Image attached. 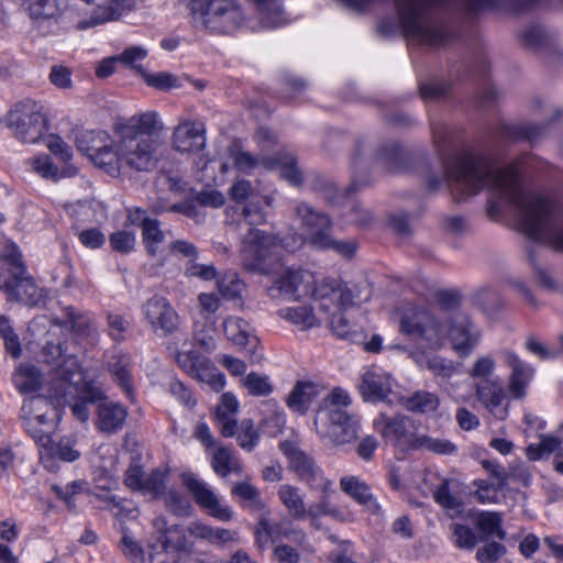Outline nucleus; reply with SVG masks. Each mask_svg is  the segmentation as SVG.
Returning <instances> with one entry per match:
<instances>
[{"mask_svg":"<svg viewBox=\"0 0 563 563\" xmlns=\"http://www.w3.org/2000/svg\"><path fill=\"white\" fill-rule=\"evenodd\" d=\"M128 2L129 0H108V3L97 5L90 16L79 23V29L86 30L119 20L125 11Z\"/></svg>","mask_w":563,"mask_h":563,"instance_id":"nucleus-33","label":"nucleus"},{"mask_svg":"<svg viewBox=\"0 0 563 563\" xmlns=\"http://www.w3.org/2000/svg\"><path fill=\"white\" fill-rule=\"evenodd\" d=\"M396 401L402 405L407 410L413 412L427 413L434 411L439 405V399L434 394L428 391H417L409 397H396Z\"/></svg>","mask_w":563,"mask_h":563,"instance_id":"nucleus-48","label":"nucleus"},{"mask_svg":"<svg viewBox=\"0 0 563 563\" xmlns=\"http://www.w3.org/2000/svg\"><path fill=\"white\" fill-rule=\"evenodd\" d=\"M113 141L104 130H86L77 136L76 146L80 153L91 159L97 152L112 145Z\"/></svg>","mask_w":563,"mask_h":563,"instance_id":"nucleus-39","label":"nucleus"},{"mask_svg":"<svg viewBox=\"0 0 563 563\" xmlns=\"http://www.w3.org/2000/svg\"><path fill=\"white\" fill-rule=\"evenodd\" d=\"M355 240L338 241L329 234H318L314 239V249L321 251L333 250L345 260H352L357 251Z\"/></svg>","mask_w":563,"mask_h":563,"instance_id":"nucleus-46","label":"nucleus"},{"mask_svg":"<svg viewBox=\"0 0 563 563\" xmlns=\"http://www.w3.org/2000/svg\"><path fill=\"white\" fill-rule=\"evenodd\" d=\"M352 405L347 390L335 387L323 399L314 419L318 435L334 445L353 442L361 430V418L346 409Z\"/></svg>","mask_w":563,"mask_h":563,"instance_id":"nucleus-4","label":"nucleus"},{"mask_svg":"<svg viewBox=\"0 0 563 563\" xmlns=\"http://www.w3.org/2000/svg\"><path fill=\"white\" fill-rule=\"evenodd\" d=\"M519 37L523 46L530 49H539L550 43V35L539 25L528 26L520 33Z\"/></svg>","mask_w":563,"mask_h":563,"instance_id":"nucleus-59","label":"nucleus"},{"mask_svg":"<svg viewBox=\"0 0 563 563\" xmlns=\"http://www.w3.org/2000/svg\"><path fill=\"white\" fill-rule=\"evenodd\" d=\"M157 113L154 111L132 115L124 123L119 124L118 133L124 139L128 147L134 150L130 154V163L139 172H147L154 166L155 144L148 137L161 130Z\"/></svg>","mask_w":563,"mask_h":563,"instance_id":"nucleus-7","label":"nucleus"},{"mask_svg":"<svg viewBox=\"0 0 563 563\" xmlns=\"http://www.w3.org/2000/svg\"><path fill=\"white\" fill-rule=\"evenodd\" d=\"M319 391L317 384L309 380H298L288 395L286 405L291 411L305 415Z\"/></svg>","mask_w":563,"mask_h":563,"instance_id":"nucleus-35","label":"nucleus"},{"mask_svg":"<svg viewBox=\"0 0 563 563\" xmlns=\"http://www.w3.org/2000/svg\"><path fill=\"white\" fill-rule=\"evenodd\" d=\"M239 409L240 402L234 394L228 391L221 396L216 410V422L223 437H234Z\"/></svg>","mask_w":563,"mask_h":563,"instance_id":"nucleus-32","label":"nucleus"},{"mask_svg":"<svg viewBox=\"0 0 563 563\" xmlns=\"http://www.w3.org/2000/svg\"><path fill=\"white\" fill-rule=\"evenodd\" d=\"M341 489L362 505L371 515L382 517V507L373 496L369 486L357 476H343L340 479Z\"/></svg>","mask_w":563,"mask_h":563,"instance_id":"nucleus-27","label":"nucleus"},{"mask_svg":"<svg viewBox=\"0 0 563 563\" xmlns=\"http://www.w3.org/2000/svg\"><path fill=\"white\" fill-rule=\"evenodd\" d=\"M424 449L437 454H453L456 446L449 440L431 438L426 434H420L417 450Z\"/></svg>","mask_w":563,"mask_h":563,"instance_id":"nucleus-64","label":"nucleus"},{"mask_svg":"<svg viewBox=\"0 0 563 563\" xmlns=\"http://www.w3.org/2000/svg\"><path fill=\"white\" fill-rule=\"evenodd\" d=\"M263 165L267 169H279L280 177L288 184L299 187L303 183V177L298 167V159L294 154L285 151H278L273 156L265 157Z\"/></svg>","mask_w":563,"mask_h":563,"instance_id":"nucleus-28","label":"nucleus"},{"mask_svg":"<svg viewBox=\"0 0 563 563\" xmlns=\"http://www.w3.org/2000/svg\"><path fill=\"white\" fill-rule=\"evenodd\" d=\"M548 1L549 0H466V5L472 12L489 10L518 15L543 5Z\"/></svg>","mask_w":563,"mask_h":563,"instance_id":"nucleus-25","label":"nucleus"},{"mask_svg":"<svg viewBox=\"0 0 563 563\" xmlns=\"http://www.w3.org/2000/svg\"><path fill=\"white\" fill-rule=\"evenodd\" d=\"M260 14L261 23L267 29H276L285 24L283 0H246Z\"/></svg>","mask_w":563,"mask_h":563,"instance_id":"nucleus-37","label":"nucleus"},{"mask_svg":"<svg viewBox=\"0 0 563 563\" xmlns=\"http://www.w3.org/2000/svg\"><path fill=\"white\" fill-rule=\"evenodd\" d=\"M331 494L332 493H322L319 500L311 503L305 509L306 514L303 515V520H309L310 525L316 529L321 528L322 517H341L340 509L329 500Z\"/></svg>","mask_w":563,"mask_h":563,"instance_id":"nucleus-44","label":"nucleus"},{"mask_svg":"<svg viewBox=\"0 0 563 563\" xmlns=\"http://www.w3.org/2000/svg\"><path fill=\"white\" fill-rule=\"evenodd\" d=\"M263 424L272 435L278 434L285 423L286 415L276 402L268 401L263 410Z\"/></svg>","mask_w":563,"mask_h":563,"instance_id":"nucleus-57","label":"nucleus"},{"mask_svg":"<svg viewBox=\"0 0 563 563\" xmlns=\"http://www.w3.org/2000/svg\"><path fill=\"white\" fill-rule=\"evenodd\" d=\"M131 153H134L132 146L128 147L124 139L120 137L119 142L113 141L112 145L97 152L90 161L111 177H119L125 167L136 170V167L130 163Z\"/></svg>","mask_w":563,"mask_h":563,"instance_id":"nucleus-20","label":"nucleus"},{"mask_svg":"<svg viewBox=\"0 0 563 563\" xmlns=\"http://www.w3.org/2000/svg\"><path fill=\"white\" fill-rule=\"evenodd\" d=\"M312 297L318 308L329 316L338 312H347L356 306L354 290L341 278L327 277L316 284Z\"/></svg>","mask_w":563,"mask_h":563,"instance_id":"nucleus-12","label":"nucleus"},{"mask_svg":"<svg viewBox=\"0 0 563 563\" xmlns=\"http://www.w3.org/2000/svg\"><path fill=\"white\" fill-rule=\"evenodd\" d=\"M442 166L454 202L466 201L484 189L496 190L499 199L523 212L518 225L522 234L531 242L563 253V231H556L554 203L525 190L517 162L498 167L490 155L466 148L444 158Z\"/></svg>","mask_w":563,"mask_h":563,"instance_id":"nucleus-1","label":"nucleus"},{"mask_svg":"<svg viewBox=\"0 0 563 563\" xmlns=\"http://www.w3.org/2000/svg\"><path fill=\"white\" fill-rule=\"evenodd\" d=\"M373 427L386 442L402 450H417L420 434L416 432L413 421L404 416L390 418L379 413L373 421Z\"/></svg>","mask_w":563,"mask_h":563,"instance_id":"nucleus-13","label":"nucleus"},{"mask_svg":"<svg viewBox=\"0 0 563 563\" xmlns=\"http://www.w3.org/2000/svg\"><path fill=\"white\" fill-rule=\"evenodd\" d=\"M166 477L167 474L165 472L153 470L151 473L145 474L139 492L150 495L152 498H157L164 492Z\"/></svg>","mask_w":563,"mask_h":563,"instance_id":"nucleus-60","label":"nucleus"},{"mask_svg":"<svg viewBox=\"0 0 563 563\" xmlns=\"http://www.w3.org/2000/svg\"><path fill=\"white\" fill-rule=\"evenodd\" d=\"M478 401L497 419L508 417V401L498 378L477 380L475 384Z\"/></svg>","mask_w":563,"mask_h":563,"instance_id":"nucleus-24","label":"nucleus"},{"mask_svg":"<svg viewBox=\"0 0 563 563\" xmlns=\"http://www.w3.org/2000/svg\"><path fill=\"white\" fill-rule=\"evenodd\" d=\"M77 169L68 164L63 168H58L48 156H38L37 155V174H40L43 178L49 179L53 181H58L63 178L73 177L76 174Z\"/></svg>","mask_w":563,"mask_h":563,"instance_id":"nucleus-51","label":"nucleus"},{"mask_svg":"<svg viewBox=\"0 0 563 563\" xmlns=\"http://www.w3.org/2000/svg\"><path fill=\"white\" fill-rule=\"evenodd\" d=\"M501 516L494 511H481L476 517V525L478 529L487 536H497L500 539L505 538V532L501 530Z\"/></svg>","mask_w":563,"mask_h":563,"instance_id":"nucleus-58","label":"nucleus"},{"mask_svg":"<svg viewBox=\"0 0 563 563\" xmlns=\"http://www.w3.org/2000/svg\"><path fill=\"white\" fill-rule=\"evenodd\" d=\"M368 185V174H365L364 177L361 175H353L351 184L345 189H339L333 184H329L327 186V191L329 192L328 199L331 203H341L351 195L355 194L357 190Z\"/></svg>","mask_w":563,"mask_h":563,"instance_id":"nucleus-53","label":"nucleus"},{"mask_svg":"<svg viewBox=\"0 0 563 563\" xmlns=\"http://www.w3.org/2000/svg\"><path fill=\"white\" fill-rule=\"evenodd\" d=\"M511 373L509 375L507 390L509 397L512 399H523L528 394V387L534 377V368L520 361L518 357H512L510 362Z\"/></svg>","mask_w":563,"mask_h":563,"instance_id":"nucleus-29","label":"nucleus"},{"mask_svg":"<svg viewBox=\"0 0 563 563\" xmlns=\"http://www.w3.org/2000/svg\"><path fill=\"white\" fill-rule=\"evenodd\" d=\"M136 238L134 232L120 230L109 235V244L113 252L128 255L135 249Z\"/></svg>","mask_w":563,"mask_h":563,"instance_id":"nucleus-61","label":"nucleus"},{"mask_svg":"<svg viewBox=\"0 0 563 563\" xmlns=\"http://www.w3.org/2000/svg\"><path fill=\"white\" fill-rule=\"evenodd\" d=\"M0 260L10 266L11 274L13 272L25 273V266L22 261V253L15 243L5 241L2 244Z\"/></svg>","mask_w":563,"mask_h":563,"instance_id":"nucleus-63","label":"nucleus"},{"mask_svg":"<svg viewBox=\"0 0 563 563\" xmlns=\"http://www.w3.org/2000/svg\"><path fill=\"white\" fill-rule=\"evenodd\" d=\"M399 330L410 339H424L432 342L431 347L441 349L444 341H449L454 352H472L482 338L477 327L465 314L456 316L445 322L432 319L428 325L421 324L415 317L404 316L400 319Z\"/></svg>","mask_w":563,"mask_h":563,"instance_id":"nucleus-3","label":"nucleus"},{"mask_svg":"<svg viewBox=\"0 0 563 563\" xmlns=\"http://www.w3.org/2000/svg\"><path fill=\"white\" fill-rule=\"evenodd\" d=\"M450 0H394L399 23L406 37L419 41L421 44L440 48L454 43L460 33L446 24H422L426 9L448 4Z\"/></svg>","mask_w":563,"mask_h":563,"instance_id":"nucleus-5","label":"nucleus"},{"mask_svg":"<svg viewBox=\"0 0 563 563\" xmlns=\"http://www.w3.org/2000/svg\"><path fill=\"white\" fill-rule=\"evenodd\" d=\"M543 124L527 123H503L498 129V134L508 141L520 142V141H537L544 131Z\"/></svg>","mask_w":563,"mask_h":563,"instance_id":"nucleus-41","label":"nucleus"},{"mask_svg":"<svg viewBox=\"0 0 563 563\" xmlns=\"http://www.w3.org/2000/svg\"><path fill=\"white\" fill-rule=\"evenodd\" d=\"M434 499L451 518L457 517L462 514L463 503L460 498L450 493L448 483H442L437 488L434 492Z\"/></svg>","mask_w":563,"mask_h":563,"instance_id":"nucleus-55","label":"nucleus"},{"mask_svg":"<svg viewBox=\"0 0 563 563\" xmlns=\"http://www.w3.org/2000/svg\"><path fill=\"white\" fill-rule=\"evenodd\" d=\"M307 272L301 267H288L276 276L267 292L271 297H292L296 295Z\"/></svg>","mask_w":563,"mask_h":563,"instance_id":"nucleus-34","label":"nucleus"},{"mask_svg":"<svg viewBox=\"0 0 563 563\" xmlns=\"http://www.w3.org/2000/svg\"><path fill=\"white\" fill-rule=\"evenodd\" d=\"M188 13L190 23L211 32H224L225 22L241 16L238 0H178Z\"/></svg>","mask_w":563,"mask_h":563,"instance_id":"nucleus-9","label":"nucleus"},{"mask_svg":"<svg viewBox=\"0 0 563 563\" xmlns=\"http://www.w3.org/2000/svg\"><path fill=\"white\" fill-rule=\"evenodd\" d=\"M128 417L124 406L115 402H103L98 407L97 427L102 432H115L121 429Z\"/></svg>","mask_w":563,"mask_h":563,"instance_id":"nucleus-36","label":"nucleus"},{"mask_svg":"<svg viewBox=\"0 0 563 563\" xmlns=\"http://www.w3.org/2000/svg\"><path fill=\"white\" fill-rule=\"evenodd\" d=\"M285 238L257 228H251L242 240L241 258L249 273L272 275L280 267L279 250H289Z\"/></svg>","mask_w":563,"mask_h":563,"instance_id":"nucleus-6","label":"nucleus"},{"mask_svg":"<svg viewBox=\"0 0 563 563\" xmlns=\"http://www.w3.org/2000/svg\"><path fill=\"white\" fill-rule=\"evenodd\" d=\"M143 313L155 333L167 336L178 329L179 316L165 297L147 299L143 305Z\"/></svg>","mask_w":563,"mask_h":563,"instance_id":"nucleus-18","label":"nucleus"},{"mask_svg":"<svg viewBox=\"0 0 563 563\" xmlns=\"http://www.w3.org/2000/svg\"><path fill=\"white\" fill-rule=\"evenodd\" d=\"M179 366L195 379L220 391L225 385L224 375L212 365L205 354H176Z\"/></svg>","mask_w":563,"mask_h":563,"instance_id":"nucleus-19","label":"nucleus"},{"mask_svg":"<svg viewBox=\"0 0 563 563\" xmlns=\"http://www.w3.org/2000/svg\"><path fill=\"white\" fill-rule=\"evenodd\" d=\"M346 312L332 313L330 316V328L335 336L349 341L352 344H358L366 339V331L363 327L350 322Z\"/></svg>","mask_w":563,"mask_h":563,"instance_id":"nucleus-38","label":"nucleus"},{"mask_svg":"<svg viewBox=\"0 0 563 563\" xmlns=\"http://www.w3.org/2000/svg\"><path fill=\"white\" fill-rule=\"evenodd\" d=\"M247 327V322L242 318L230 317L223 322V331L229 341L245 349L251 345L246 352H255L256 345H252V341L257 343V338L250 334Z\"/></svg>","mask_w":563,"mask_h":563,"instance_id":"nucleus-43","label":"nucleus"},{"mask_svg":"<svg viewBox=\"0 0 563 563\" xmlns=\"http://www.w3.org/2000/svg\"><path fill=\"white\" fill-rule=\"evenodd\" d=\"M376 158L388 173H412L413 165H429V157L422 152H409L399 142H388L378 147Z\"/></svg>","mask_w":563,"mask_h":563,"instance_id":"nucleus-17","label":"nucleus"},{"mask_svg":"<svg viewBox=\"0 0 563 563\" xmlns=\"http://www.w3.org/2000/svg\"><path fill=\"white\" fill-rule=\"evenodd\" d=\"M154 542H150L151 563H198L194 555V544L186 530L177 525L168 526L164 517L153 520Z\"/></svg>","mask_w":563,"mask_h":563,"instance_id":"nucleus-8","label":"nucleus"},{"mask_svg":"<svg viewBox=\"0 0 563 563\" xmlns=\"http://www.w3.org/2000/svg\"><path fill=\"white\" fill-rule=\"evenodd\" d=\"M217 286L220 295L225 299L241 298L245 283L234 272H225L219 276Z\"/></svg>","mask_w":563,"mask_h":563,"instance_id":"nucleus-52","label":"nucleus"},{"mask_svg":"<svg viewBox=\"0 0 563 563\" xmlns=\"http://www.w3.org/2000/svg\"><path fill=\"white\" fill-rule=\"evenodd\" d=\"M35 100L32 98H23L15 101L5 114V125L10 129L14 136L22 142L33 143L34 139L31 134L34 126Z\"/></svg>","mask_w":563,"mask_h":563,"instance_id":"nucleus-21","label":"nucleus"},{"mask_svg":"<svg viewBox=\"0 0 563 563\" xmlns=\"http://www.w3.org/2000/svg\"><path fill=\"white\" fill-rule=\"evenodd\" d=\"M173 146L181 153H199L206 146V125L200 121L184 120L173 132Z\"/></svg>","mask_w":563,"mask_h":563,"instance_id":"nucleus-23","label":"nucleus"},{"mask_svg":"<svg viewBox=\"0 0 563 563\" xmlns=\"http://www.w3.org/2000/svg\"><path fill=\"white\" fill-rule=\"evenodd\" d=\"M181 483L198 507L208 516L222 522L233 519L234 511L232 507L225 504L216 489L198 475L185 472L181 474Z\"/></svg>","mask_w":563,"mask_h":563,"instance_id":"nucleus-11","label":"nucleus"},{"mask_svg":"<svg viewBox=\"0 0 563 563\" xmlns=\"http://www.w3.org/2000/svg\"><path fill=\"white\" fill-rule=\"evenodd\" d=\"M279 314L301 330H307L318 324L313 309L308 306L288 307L279 310Z\"/></svg>","mask_w":563,"mask_h":563,"instance_id":"nucleus-50","label":"nucleus"},{"mask_svg":"<svg viewBox=\"0 0 563 563\" xmlns=\"http://www.w3.org/2000/svg\"><path fill=\"white\" fill-rule=\"evenodd\" d=\"M476 487L474 496L482 504H498L504 497V488L507 485L506 477L501 467H495L493 477L488 479L474 481Z\"/></svg>","mask_w":563,"mask_h":563,"instance_id":"nucleus-30","label":"nucleus"},{"mask_svg":"<svg viewBox=\"0 0 563 563\" xmlns=\"http://www.w3.org/2000/svg\"><path fill=\"white\" fill-rule=\"evenodd\" d=\"M65 319L48 320V328L44 333V345L40 352H66L68 340L73 335L76 339L90 336L91 323L84 316L76 313L71 306L64 309Z\"/></svg>","mask_w":563,"mask_h":563,"instance_id":"nucleus-10","label":"nucleus"},{"mask_svg":"<svg viewBox=\"0 0 563 563\" xmlns=\"http://www.w3.org/2000/svg\"><path fill=\"white\" fill-rule=\"evenodd\" d=\"M1 288L7 292L10 300L23 302L30 307L35 305L33 299L35 285L26 272H13L11 277L3 282Z\"/></svg>","mask_w":563,"mask_h":563,"instance_id":"nucleus-31","label":"nucleus"},{"mask_svg":"<svg viewBox=\"0 0 563 563\" xmlns=\"http://www.w3.org/2000/svg\"><path fill=\"white\" fill-rule=\"evenodd\" d=\"M296 214L300 218L302 227L308 231V242L314 247V239L318 234H329L332 231V221L329 214L317 211L307 202H299Z\"/></svg>","mask_w":563,"mask_h":563,"instance_id":"nucleus-26","label":"nucleus"},{"mask_svg":"<svg viewBox=\"0 0 563 563\" xmlns=\"http://www.w3.org/2000/svg\"><path fill=\"white\" fill-rule=\"evenodd\" d=\"M38 454L44 467L51 472L57 470V461L74 462L80 453L69 439L54 442L49 435L37 437Z\"/></svg>","mask_w":563,"mask_h":563,"instance_id":"nucleus-22","label":"nucleus"},{"mask_svg":"<svg viewBox=\"0 0 563 563\" xmlns=\"http://www.w3.org/2000/svg\"><path fill=\"white\" fill-rule=\"evenodd\" d=\"M59 365L54 369L56 383L49 397L68 401L73 415L86 422L89 419L88 404L103 397L101 383L95 369H84L75 354H57Z\"/></svg>","mask_w":563,"mask_h":563,"instance_id":"nucleus-2","label":"nucleus"},{"mask_svg":"<svg viewBox=\"0 0 563 563\" xmlns=\"http://www.w3.org/2000/svg\"><path fill=\"white\" fill-rule=\"evenodd\" d=\"M418 90L423 101H437L445 99L452 92L453 84L449 79H444L438 84L420 81L418 84Z\"/></svg>","mask_w":563,"mask_h":563,"instance_id":"nucleus-54","label":"nucleus"},{"mask_svg":"<svg viewBox=\"0 0 563 563\" xmlns=\"http://www.w3.org/2000/svg\"><path fill=\"white\" fill-rule=\"evenodd\" d=\"M280 449L287 456L291 470H294L300 479L307 483L311 489L321 493L335 492L333 482L323 475L320 467L317 466L311 457L289 443H283Z\"/></svg>","mask_w":563,"mask_h":563,"instance_id":"nucleus-14","label":"nucleus"},{"mask_svg":"<svg viewBox=\"0 0 563 563\" xmlns=\"http://www.w3.org/2000/svg\"><path fill=\"white\" fill-rule=\"evenodd\" d=\"M18 391L24 396L20 410V420L25 432L35 438L33 393L35 391V366L32 363L20 364L12 375Z\"/></svg>","mask_w":563,"mask_h":563,"instance_id":"nucleus-15","label":"nucleus"},{"mask_svg":"<svg viewBox=\"0 0 563 563\" xmlns=\"http://www.w3.org/2000/svg\"><path fill=\"white\" fill-rule=\"evenodd\" d=\"M395 386L396 382L388 372L378 366H368L363 368L358 390L364 401L393 404Z\"/></svg>","mask_w":563,"mask_h":563,"instance_id":"nucleus-16","label":"nucleus"},{"mask_svg":"<svg viewBox=\"0 0 563 563\" xmlns=\"http://www.w3.org/2000/svg\"><path fill=\"white\" fill-rule=\"evenodd\" d=\"M164 240L165 233L161 229V222L157 219L146 220L142 230V242L150 257H155L158 254V245Z\"/></svg>","mask_w":563,"mask_h":563,"instance_id":"nucleus-49","label":"nucleus"},{"mask_svg":"<svg viewBox=\"0 0 563 563\" xmlns=\"http://www.w3.org/2000/svg\"><path fill=\"white\" fill-rule=\"evenodd\" d=\"M231 494L242 500L243 507L252 511H261L266 507L260 490L247 481L234 484Z\"/></svg>","mask_w":563,"mask_h":563,"instance_id":"nucleus-47","label":"nucleus"},{"mask_svg":"<svg viewBox=\"0 0 563 563\" xmlns=\"http://www.w3.org/2000/svg\"><path fill=\"white\" fill-rule=\"evenodd\" d=\"M277 496L294 519L303 520L306 503L300 488L289 484H283L278 487Z\"/></svg>","mask_w":563,"mask_h":563,"instance_id":"nucleus-42","label":"nucleus"},{"mask_svg":"<svg viewBox=\"0 0 563 563\" xmlns=\"http://www.w3.org/2000/svg\"><path fill=\"white\" fill-rule=\"evenodd\" d=\"M211 467L214 473L221 477H227L231 473L242 472L240 461L234 456L232 451L224 446L216 448L212 454Z\"/></svg>","mask_w":563,"mask_h":563,"instance_id":"nucleus-45","label":"nucleus"},{"mask_svg":"<svg viewBox=\"0 0 563 563\" xmlns=\"http://www.w3.org/2000/svg\"><path fill=\"white\" fill-rule=\"evenodd\" d=\"M239 445L245 451H252L258 443L260 434L251 419H244L238 426L235 422V434Z\"/></svg>","mask_w":563,"mask_h":563,"instance_id":"nucleus-56","label":"nucleus"},{"mask_svg":"<svg viewBox=\"0 0 563 563\" xmlns=\"http://www.w3.org/2000/svg\"><path fill=\"white\" fill-rule=\"evenodd\" d=\"M122 533L119 547L123 555L132 563H144L145 551L140 542L125 530H123Z\"/></svg>","mask_w":563,"mask_h":563,"instance_id":"nucleus-62","label":"nucleus"},{"mask_svg":"<svg viewBox=\"0 0 563 563\" xmlns=\"http://www.w3.org/2000/svg\"><path fill=\"white\" fill-rule=\"evenodd\" d=\"M292 532L294 527L290 520L271 523L268 519L262 518L255 532L256 544L260 548H265L268 542H275L280 538L289 537Z\"/></svg>","mask_w":563,"mask_h":563,"instance_id":"nucleus-40","label":"nucleus"}]
</instances>
